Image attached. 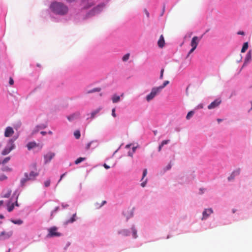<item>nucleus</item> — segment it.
<instances>
[{
  "instance_id": "obj_10",
  "label": "nucleus",
  "mask_w": 252,
  "mask_h": 252,
  "mask_svg": "<svg viewBox=\"0 0 252 252\" xmlns=\"http://www.w3.org/2000/svg\"><path fill=\"white\" fill-rule=\"evenodd\" d=\"M213 213L212 209H205L202 213V220L206 219L211 214Z\"/></svg>"
},
{
  "instance_id": "obj_31",
  "label": "nucleus",
  "mask_w": 252,
  "mask_h": 252,
  "mask_svg": "<svg viewBox=\"0 0 252 252\" xmlns=\"http://www.w3.org/2000/svg\"><path fill=\"white\" fill-rule=\"evenodd\" d=\"M11 221L16 224H21L23 223V220H12Z\"/></svg>"
},
{
  "instance_id": "obj_58",
  "label": "nucleus",
  "mask_w": 252,
  "mask_h": 252,
  "mask_svg": "<svg viewBox=\"0 0 252 252\" xmlns=\"http://www.w3.org/2000/svg\"><path fill=\"white\" fill-rule=\"evenodd\" d=\"M40 133L42 135H45L46 133V132L45 131H41Z\"/></svg>"
},
{
  "instance_id": "obj_9",
  "label": "nucleus",
  "mask_w": 252,
  "mask_h": 252,
  "mask_svg": "<svg viewBox=\"0 0 252 252\" xmlns=\"http://www.w3.org/2000/svg\"><path fill=\"white\" fill-rule=\"evenodd\" d=\"M221 101L220 99L218 98L216 99L208 106V108L209 109H212L216 108L220 104Z\"/></svg>"
},
{
  "instance_id": "obj_42",
  "label": "nucleus",
  "mask_w": 252,
  "mask_h": 252,
  "mask_svg": "<svg viewBox=\"0 0 252 252\" xmlns=\"http://www.w3.org/2000/svg\"><path fill=\"white\" fill-rule=\"evenodd\" d=\"M147 179H146L144 182H142L141 184V186L142 187H144L146 186V184L147 183Z\"/></svg>"
},
{
  "instance_id": "obj_32",
  "label": "nucleus",
  "mask_w": 252,
  "mask_h": 252,
  "mask_svg": "<svg viewBox=\"0 0 252 252\" xmlns=\"http://www.w3.org/2000/svg\"><path fill=\"white\" fill-rule=\"evenodd\" d=\"M132 234H133V237L134 238H136L137 237V231L134 228H132Z\"/></svg>"
},
{
  "instance_id": "obj_54",
  "label": "nucleus",
  "mask_w": 252,
  "mask_h": 252,
  "mask_svg": "<svg viewBox=\"0 0 252 252\" xmlns=\"http://www.w3.org/2000/svg\"><path fill=\"white\" fill-rule=\"evenodd\" d=\"M76 0H66L68 2H72L75 1Z\"/></svg>"
},
{
  "instance_id": "obj_1",
  "label": "nucleus",
  "mask_w": 252,
  "mask_h": 252,
  "mask_svg": "<svg viewBox=\"0 0 252 252\" xmlns=\"http://www.w3.org/2000/svg\"><path fill=\"white\" fill-rule=\"evenodd\" d=\"M51 10L59 15H65L68 11V7L64 3L60 2H53L50 5Z\"/></svg>"
},
{
  "instance_id": "obj_56",
  "label": "nucleus",
  "mask_w": 252,
  "mask_h": 252,
  "mask_svg": "<svg viewBox=\"0 0 252 252\" xmlns=\"http://www.w3.org/2000/svg\"><path fill=\"white\" fill-rule=\"evenodd\" d=\"M145 13H146V14L147 15V16L148 17H149V12L147 11V10H145Z\"/></svg>"
},
{
  "instance_id": "obj_51",
  "label": "nucleus",
  "mask_w": 252,
  "mask_h": 252,
  "mask_svg": "<svg viewBox=\"0 0 252 252\" xmlns=\"http://www.w3.org/2000/svg\"><path fill=\"white\" fill-rule=\"evenodd\" d=\"M162 147H163V145H162L161 144L159 146V147H158V151L159 152L160 151Z\"/></svg>"
},
{
  "instance_id": "obj_15",
  "label": "nucleus",
  "mask_w": 252,
  "mask_h": 252,
  "mask_svg": "<svg viewBox=\"0 0 252 252\" xmlns=\"http://www.w3.org/2000/svg\"><path fill=\"white\" fill-rule=\"evenodd\" d=\"M158 44L159 47L163 48L165 44V41L163 35L160 36L159 39L158 40Z\"/></svg>"
},
{
  "instance_id": "obj_33",
  "label": "nucleus",
  "mask_w": 252,
  "mask_h": 252,
  "mask_svg": "<svg viewBox=\"0 0 252 252\" xmlns=\"http://www.w3.org/2000/svg\"><path fill=\"white\" fill-rule=\"evenodd\" d=\"M94 3L92 1L91 2H90L88 3V4L87 5H86L84 6V9H87V8H90V7L93 6L94 5Z\"/></svg>"
},
{
  "instance_id": "obj_25",
  "label": "nucleus",
  "mask_w": 252,
  "mask_h": 252,
  "mask_svg": "<svg viewBox=\"0 0 252 252\" xmlns=\"http://www.w3.org/2000/svg\"><path fill=\"white\" fill-rule=\"evenodd\" d=\"M76 214L75 213L73 215L72 217L70 218V220H68L67 223H72L76 220Z\"/></svg>"
},
{
  "instance_id": "obj_35",
  "label": "nucleus",
  "mask_w": 252,
  "mask_h": 252,
  "mask_svg": "<svg viewBox=\"0 0 252 252\" xmlns=\"http://www.w3.org/2000/svg\"><path fill=\"white\" fill-rule=\"evenodd\" d=\"M147 170L146 169H145L143 172V175L142 178V180L144 179V178L145 177V176L147 175Z\"/></svg>"
},
{
  "instance_id": "obj_41",
  "label": "nucleus",
  "mask_w": 252,
  "mask_h": 252,
  "mask_svg": "<svg viewBox=\"0 0 252 252\" xmlns=\"http://www.w3.org/2000/svg\"><path fill=\"white\" fill-rule=\"evenodd\" d=\"M169 141H170L169 140H165L162 141L161 144H162V145L163 146V145L168 143L169 142Z\"/></svg>"
},
{
  "instance_id": "obj_21",
  "label": "nucleus",
  "mask_w": 252,
  "mask_h": 252,
  "mask_svg": "<svg viewBox=\"0 0 252 252\" xmlns=\"http://www.w3.org/2000/svg\"><path fill=\"white\" fill-rule=\"evenodd\" d=\"M169 83V81H165L164 82L163 84L159 87H157L158 89L161 91L162 89L166 87Z\"/></svg>"
},
{
  "instance_id": "obj_43",
  "label": "nucleus",
  "mask_w": 252,
  "mask_h": 252,
  "mask_svg": "<svg viewBox=\"0 0 252 252\" xmlns=\"http://www.w3.org/2000/svg\"><path fill=\"white\" fill-rule=\"evenodd\" d=\"M112 115L114 117H116V113H115V108H113L112 110Z\"/></svg>"
},
{
  "instance_id": "obj_44",
  "label": "nucleus",
  "mask_w": 252,
  "mask_h": 252,
  "mask_svg": "<svg viewBox=\"0 0 252 252\" xmlns=\"http://www.w3.org/2000/svg\"><path fill=\"white\" fill-rule=\"evenodd\" d=\"M91 144H92V142H90L87 144L86 147V150H88L90 149Z\"/></svg>"
},
{
  "instance_id": "obj_16",
  "label": "nucleus",
  "mask_w": 252,
  "mask_h": 252,
  "mask_svg": "<svg viewBox=\"0 0 252 252\" xmlns=\"http://www.w3.org/2000/svg\"><path fill=\"white\" fill-rule=\"evenodd\" d=\"M241 172V170L240 168L236 169V170L234 171L230 176L228 178V180H230L231 179H233L234 178V177L236 176H237L240 174Z\"/></svg>"
},
{
  "instance_id": "obj_37",
  "label": "nucleus",
  "mask_w": 252,
  "mask_h": 252,
  "mask_svg": "<svg viewBox=\"0 0 252 252\" xmlns=\"http://www.w3.org/2000/svg\"><path fill=\"white\" fill-rule=\"evenodd\" d=\"M47 127V125L43 124L40 126H37V128H39L40 129H44Z\"/></svg>"
},
{
  "instance_id": "obj_40",
  "label": "nucleus",
  "mask_w": 252,
  "mask_h": 252,
  "mask_svg": "<svg viewBox=\"0 0 252 252\" xmlns=\"http://www.w3.org/2000/svg\"><path fill=\"white\" fill-rule=\"evenodd\" d=\"M9 84L11 86L13 85L14 84V80L12 77L9 78Z\"/></svg>"
},
{
  "instance_id": "obj_39",
  "label": "nucleus",
  "mask_w": 252,
  "mask_h": 252,
  "mask_svg": "<svg viewBox=\"0 0 252 252\" xmlns=\"http://www.w3.org/2000/svg\"><path fill=\"white\" fill-rule=\"evenodd\" d=\"M59 209V207H56L55 208V209L51 212V218L52 217L53 215V214L55 212H56Z\"/></svg>"
},
{
  "instance_id": "obj_62",
  "label": "nucleus",
  "mask_w": 252,
  "mask_h": 252,
  "mask_svg": "<svg viewBox=\"0 0 252 252\" xmlns=\"http://www.w3.org/2000/svg\"><path fill=\"white\" fill-rule=\"evenodd\" d=\"M217 121H218L219 123H220V122H221V121H222V120H221V119H217Z\"/></svg>"
},
{
  "instance_id": "obj_22",
  "label": "nucleus",
  "mask_w": 252,
  "mask_h": 252,
  "mask_svg": "<svg viewBox=\"0 0 252 252\" xmlns=\"http://www.w3.org/2000/svg\"><path fill=\"white\" fill-rule=\"evenodd\" d=\"M248 48V43L245 42L244 43L242 48L241 49V52L244 53Z\"/></svg>"
},
{
  "instance_id": "obj_64",
  "label": "nucleus",
  "mask_w": 252,
  "mask_h": 252,
  "mask_svg": "<svg viewBox=\"0 0 252 252\" xmlns=\"http://www.w3.org/2000/svg\"><path fill=\"white\" fill-rule=\"evenodd\" d=\"M49 134H51L52 133V131H50L49 132Z\"/></svg>"
},
{
  "instance_id": "obj_38",
  "label": "nucleus",
  "mask_w": 252,
  "mask_h": 252,
  "mask_svg": "<svg viewBox=\"0 0 252 252\" xmlns=\"http://www.w3.org/2000/svg\"><path fill=\"white\" fill-rule=\"evenodd\" d=\"M163 73H164V69L162 68V69H161V70L160 71V76H159V78L160 79H163Z\"/></svg>"
},
{
  "instance_id": "obj_8",
  "label": "nucleus",
  "mask_w": 252,
  "mask_h": 252,
  "mask_svg": "<svg viewBox=\"0 0 252 252\" xmlns=\"http://www.w3.org/2000/svg\"><path fill=\"white\" fill-rule=\"evenodd\" d=\"M12 231L9 232L3 231L0 234V240H4L9 238L12 235Z\"/></svg>"
},
{
  "instance_id": "obj_49",
  "label": "nucleus",
  "mask_w": 252,
  "mask_h": 252,
  "mask_svg": "<svg viewBox=\"0 0 252 252\" xmlns=\"http://www.w3.org/2000/svg\"><path fill=\"white\" fill-rule=\"evenodd\" d=\"M171 164H169L166 166V169H167V170H169V169H170L171 168Z\"/></svg>"
},
{
  "instance_id": "obj_17",
  "label": "nucleus",
  "mask_w": 252,
  "mask_h": 252,
  "mask_svg": "<svg viewBox=\"0 0 252 252\" xmlns=\"http://www.w3.org/2000/svg\"><path fill=\"white\" fill-rule=\"evenodd\" d=\"M3 192H4L2 195L3 198H8L11 193V190L10 189H7L3 190Z\"/></svg>"
},
{
  "instance_id": "obj_11",
  "label": "nucleus",
  "mask_w": 252,
  "mask_h": 252,
  "mask_svg": "<svg viewBox=\"0 0 252 252\" xmlns=\"http://www.w3.org/2000/svg\"><path fill=\"white\" fill-rule=\"evenodd\" d=\"M55 154L54 153L49 152L46 155H44V158L45 160V163L46 164L50 162L51 159L54 157Z\"/></svg>"
},
{
  "instance_id": "obj_52",
  "label": "nucleus",
  "mask_w": 252,
  "mask_h": 252,
  "mask_svg": "<svg viewBox=\"0 0 252 252\" xmlns=\"http://www.w3.org/2000/svg\"><path fill=\"white\" fill-rule=\"evenodd\" d=\"M106 203V201H103L102 202V204L99 206V207L102 206L103 205H104Z\"/></svg>"
},
{
  "instance_id": "obj_61",
  "label": "nucleus",
  "mask_w": 252,
  "mask_h": 252,
  "mask_svg": "<svg viewBox=\"0 0 252 252\" xmlns=\"http://www.w3.org/2000/svg\"><path fill=\"white\" fill-rule=\"evenodd\" d=\"M135 149H136V147H133V148H132V151H133L132 152L133 153L135 152Z\"/></svg>"
},
{
  "instance_id": "obj_27",
  "label": "nucleus",
  "mask_w": 252,
  "mask_h": 252,
  "mask_svg": "<svg viewBox=\"0 0 252 252\" xmlns=\"http://www.w3.org/2000/svg\"><path fill=\"white\" fill-rule=\"evenodd\" d=\"M74 135L76 139H79L80 137V132L79 130H76L74 132Z\"/></svg>"
},
{
  "instance_id": "obj_55",
  "label": "nucleus",
  "mask_w": 252,
  "mask_h": 252,
  "mask_svg": "<svg viewBox=\"0 0 252 252\" xmlns=\"http://www.w3.org/2000/svg\"><path fill=\"white\" fill-rule=\"evenodd\" d=\"M133 152H132V153H131L130 152H128V155L129 156H130V157H132V154H133Z\"/></svg>"
},
{
  "instance_id": "obj_26",
  "label": "nucleus",
  "mask_w": 252,
  "mask_h": 252,
  "mask_svg": "<svg viewBox=\"0 0 252 252\" xmlns=\"http://www.w3.org/2000/svg\"><path fill=\"white\" fill-rule=\"evenodd\" d=\"M252 58V55L250 52H249V53L247 54L246 59H245V63L249 62Z\"/></svg>"
},
{
  "instance_id": "obj_36",
  "label": "nucleus",
  "mask_w": 252,
  "mask_h": 252,
  "mask_svg": "<svg viewBox=\"0 0 252 252\" xmlns=\"http://www.w3.org/2000/svg\"><path fill=\"white\" fill-rule=\"evenodd\" d=\"M50 185V180H47L44 182V186L46 187H48Z\"/></svg>"
},
{
  "instance_id": "obj_46",
  "label": "nucleus",
  "mask_w": 252,
  "mask_h": 252,
  "mask_svg": "<svg viewBox=\"0 0 252 252\" xmlns=\"http://www.w3.org/2000/svg\"><path fill=\"white\" fill-rule=\"evenodd\" d=\"M103 166L106 169H108L110 168V166H108V165H107L106 163H104L103 164Z\"/></svg>"
},
{
  "instance_id": "obj_28",
  "label": "nucleus",
  "mask_w": 252,
  "mask_h": 252,
  "mask_svg": "<svg viewBox=\"0 0 252 252\" xmlns=\"http://www.w3.org/2000/svg\"><path fill=\"white\" fill-rule=\"evenodd\" d=\"M129 56H130V54H129V53H127V54H126V55H125L123 56V59H122L123 61L124 62H126V61H127L128 60V59H129Z\"/></svg>"
},
{
  "instance_id": "obj_45",
  "label": "nucleus",
  "mask_w": 252,
  "mask_h": 252,
  "mask_svg": "<svg viewBox=\"0 0 252 252\" xmlns=\"http://www.w3.org/2000/svg\"><path fill=\"white\" fill-rule=\"evenodd\" d=\"M66 173H63V174H62V175L61 176V177H60V180H59V182H60L62 180V179H63V177L65 175Z\"/></svg>"
},
{
  "instance_id": "obj_14",
  "label": "nucleus",
  "mask_w": 252,
  "mask_h": 252,
  "mask_svg": "<svg viewBox=\"0 0 252 252\" xmlns=\"http://www.w3.org/2000/svg\"><path fill=\"white\" fill-rule=\"evenodd\" d=\"M38 146L39 144L34 141L29 142L27 145V147L29 150H31V149Z\"/></svg>"
},
{
  "instance_id": "obj_7",
  "label": "nucleus",
  "mask_w": 252,
  "mask_h": 252,
  "mask_svg": "<svg viewBox=\"0 0 252 252\" xmlns=\"http://www.w3.org/2000/svg\"><path fill=\"white\" fill-rule=\"evenodd\" d=\"M57 228L55 226L51 227L49 229L48 231L49 233L48 234L47 236L49 237H58L61 236V234L59 232L57 231Z\"/></svg>"
},
{
  "instance_id": "obj_6",
  "label": "nucleus",
  "mask_w": 252,
  "mask_h": 252,
  "mask_svg": "<svg viewBox=\"0 0 252 252\" xmlns=\"http://www.w3.org/2000/svg\"><path fill=\"white\" fill-rule=\"evenodd\" d=\"M199 41V39L197 36H195L193 37L190 43V45L192 48L189 52L188 57L195 50L198 44Z\"/></svg>"
},
{
  "instance_id": "obj_34",
  "label": "nucleus",
  "mask_w": 252,
  "mask_h": 252,
  "mask_svg": "<svg viewBox=\"0 0 252 252\" xmlns=\"http://www.w3.org/2000/svg\"><path fill=\"white\" fill-rule=\"evenodd\" d=\"M100 91V88H94L92 90L89 91L88 92V93H92L95 92H99Z\"/></svg>"
},
{
  "instance_id": "obj_4",
  "label": "nucleus",
  "mask_w": 252,
  "mask_h": 252,
  "mask_svg": "<svg viewBox=\"0 0 252 252\" xmlns=\"http://www.w3.org/2000/svg\"><path fill=\"white\" fill-rule=\"evenodd\" d=\"M15 148L14 141L12 139L9 140L7 146L2 150L1 154L6 155Z\"/></svg>"
},
{
  "instance_id": "obj_18",
  "label": "nucleus",
  "mask_w": 252,
  "mask_h": 252,
  "mask_svg": "<svg viewBox=\"0 0 252 252\" xmlns=\"http://www.w3.org/2000/svg\"><path fill=\"white\" fill-rule=\"evenodd\" d=\"M129 231L127 229H123L119 232V234H122L124 236H126L129 235Z\"/></svg>"
},
{
  "instance_id": "obj_63",
  "label": "nucleus",
  "mask_w": 252,
  "mask_h": 252,
  "mask_svg": "<svg viewBox=\"0 0 252 252\" xmlns=\"http://www.w3.org/2000/svg\"><path fill=\"white\" fill-rule=\"evenodd\" d=\"M235 212H236V210H235V209H233V210H232V212H233V213H235Z\"/></svg>"
},
{
  "instance_id": "obj_2",
  "label": "nucleus",
  "mask_w": 252,
  "mask_h": 252,
  "mask_svg": "<svg viewBox=\"0 0 252 252\" xmlns=\"http://www.w3.org/2000/svg\"><path fill=\"white\" fill-rule=\"evenodd\" d=\"M32 168L35 169V171H32L31 172L28 174V173H25L24 174V178L21 179V185L22 186H24L25 184L28 181H33L35 179L36 177L38 176L39 173L37 170V165L36 163H33L32 165Z\"/></svg>"
},
{
  "instance_id": "obj_48",
  "label": "nucleus",
  "mask_w": 252,
  "mask_h": 252,
  "mask_svg": "<svg viewBox=\"0 0 252 252\" xmlns=\"http://www.w3.org/2000/svg\"><path fill=\"white\" fill-rule=\"evenodd\" d=\"M237 33L238 34L244 35V32H243V31H239V32H238Z\"/></svg>"
},
{
  "instance_id": "obj_24",
  "label": "nucleus",
  "mask_w": 252,
  "mask_h": 252,
  "mask_svg": "<svg viewBox=\"0 0 252 252\" xmlns=\"http://www.w3.org/2000/svg\"><path fill=\"white\" fill-rule=\"evenodd\" d=\"M7 211L9 212H10L13 211L14 208V204L12 203L11 205L9 204V203H8L7 205Z\"/></svg>"
},
{
  "instance_id": "obj_23",
  "label": "nucleus",
  "mask_w": 252,
  "mask_h": 252,
  "mask_svg": "<svg viewBox=\"0 0 252 252\" xmlns=\"http://www.w3.org/2000/svg\"><path fill=\"white\" fill-rule=\"evenodd\" d=\"M85 160H86V158L80 157L75 161L74 163L75 164H78L79 163L84 161Z\"/></svg>"
},
{
  "instance_id": "obj_50",
  "label": "nucleus",
  "mask_w": 252,
  "mask_h": 252,
  "mask_svg": "<svg viewBox=\"0 0 252 252\" xmlns=\"http://www.w3.org/2000/svg\"><path fill=\"white\" fill-rule=\"evenodd\" d=\"M6 178H7V177H6L5 176H4V175H3V176H2L0 177V180H3V179H6Z\"/></svg>"
},
{
  "instance_id": "obj_29",
  "label": "nucleus",
  "mask_w": 252,
  "mask_h": 252,
  "mask_svg": "<svg viewBox=\"0 0 252 252\" xmlns=\"http://www.w3.org/2000/svg\"><path fill=\"white\" fill-rule=\"evenodd\" d=\"M193 114L194 112L193 111H189L186 116V119L187 120H189L193 116Z\"/></svg>"
},
{
  "instance_id": "obj_60",
  "label": "nucleus",
  "mask_w": 252,
  "mask_h": 252,
  "mask_svg": "<svg viewBox=\"0 0 252 252\" xmlns=\"http://www.w3.org/2000/svg\"><path fill=\"white\" fill-rule=\"evenodd\" d=\"M4 218V216L2 215H0V219H2Z\"/></svg>"
},
{
  "instance_id": "obj_53",
  "label": "nucleus",
  "mask_w": 252,
  "mask_h": 252,
  "mask_svg": "<svg viewBox=\"0 0 252 252\" xmlns=\"http://www.w3.org/2000/svg\"><path fill=\"white\" fill-rule=\"evenodd\" d=\"M3 171H9L10 169L8 167H5L3 169Z\"/></svg>"
},
{
  "instance_id": "obj_3",
  "label": "nucleus",
  "mask_w": 252,
  "mask_h": 252,
  "mask_svg": "<svg viewBox=\"0 0 252 252\" xmlns=\"http://www.w3.org/2000/svg\"><path fill=\"white\" fill-rule=\"evenodd\" d=\"M104 7V5L103 4L98 5L87 13L84 19L90 18L99 13L102 10Z\"/></svg>"
},
{
  "instance_id": "obj_57",
  "label": "nucleus",
  "mask_w": 252,
  "mask_h": 252,
  "mask_svg": "<svg viewBox=\"0 0 252 252\" xmlns=\"http://www.w3.org/2000/svg\"><path fill=\"white\" fill-rule=\"evenodd\" d=\"M38 131V129H37V130H34L32 132V134H34V133H35L36 132H37Z\"/></svg>"
},
{
  "instance_id": "obj_5",
  "label": "nucleus",
  "mask_w": 252,
  "mask_h": 252,
  "mask_svg": "<svg viewBox=\"0 0 252 252\" xmlns=\"http://www.w3.org/2000/svg\"><path fill=\"white\" fill-rule=\"evenodd\" d=\"M161 91L157 87L152 88L151 93L147 95L146 100L150 101L152 100Z\"/></svg>"
},
{
  "instance_id": "obj_20",
  "label": "nucleus",
  "mask_w": 252,
  "mask_h": 252,
  "mask_svg": "<svg viewBox=\"0 0 252 252\" xmlns=\"http://www.w3.org/2000/svg\"><path fill=\"white\" fill-rule=\"evenodd\" d=\"M112 100L113 103H117L120 100V97L117 95H114L112 98Z\"/></svg>"
},
{
  "instance_id": "obj_19",
  "label": "nucleus",
  "mask_w": 252,
  "mask_h": 252,
  "mask_svg": "<svg viewBox=\"0 0 252 252\" xmlns=\"http://www.w3.org/2000/svg\"><path fill=\"white\" fill-rule=\"evenodd\" d=\"M100 110V108H97L94 111L92 112L91 114V119H94L95 116L99 112Z\"/></svg>"
},
{
  "instance_id": "obj_47",
  "label": "nucleus",
  "mask_w": 252,
  "mask_h": 252,
  "mask_svg": "<svg viewBox=\"0 0 252 252\" xmlns=\"http://www.w3.org/2000/svg\"><path fill=\"white\" fill-rule=\"evenodd\" d=\"M17 199H18V197H17L16 201H15V202L14 204V206H16L18 207V206H19V204L18 203V202H17Z\"/></svg>"
},
{
  "instance_id": "obj_13",
  "label": "nucleus",
  "mask_w": 252,
  "mask_h": 252,
  "mask_svg": "<svg viewBox=\"0 0 252 252\" xmlns=\"http://www.w3.org/2000/svg\"><path fill=\"white\" fill-rule=\"evenodd\" d=\"M80 115V113L79 112H76L75 113H73V114L68 116L67 117V119L69 121H73L75 119H76L79 117Z\"/></svg>"
},
{
  "instance_id": "obj_30",
  "label": "nucleus",
  "mask_w": 252,
  "mask_h": 252,
  "mask_svg": "<svg viewBox=\"0 0 252 252\" xmlns=\"http://www.w3.org/2000/svg\"><path fill=\"white\" fill-rule=\"evenodd\" d=\"M10 159V157H6L4 159H3L1 162H0V164L1 163L2 164H4L5 163L9 161Z\"/></svg>"
},
{
  "instance_id": "obj_59",
  "label": "nucleus",
  "mask_w": 252,
  "mask_h": 252,
  "mask_svg": "<svg viewBox=\"0 0 252 252\" xmlns=\"http://www.w3.org/2000/svg\"><path fill=\"white\" fill-rule=\"evenodd\" d=\"M3 201L2 200L0 201V207L3 204Z\"/></svg>"
},
{
  "instance_id": "obj_12",
  "label": "nucleus",
  "mask_w": 252,
  "mask_h": 252,
  "mask_svg": "<svg viewBox=\"0 0 252 252\" xmlns=\"http://www.w3.org/2000/svg\"><path fill=\"white\" fill-rule=\"evenodd\" d=\"M14 133L13 128L10 126H8L6 128L4 132V136L6 137L11 136Z\"/></svg>"
}]
</instances>
